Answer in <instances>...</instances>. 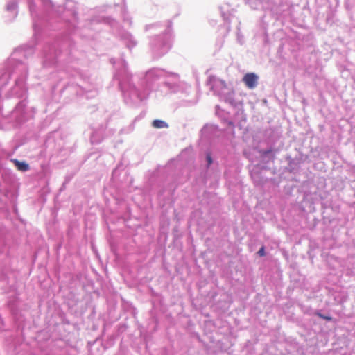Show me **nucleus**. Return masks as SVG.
Listing matches in <instances>:
<instances>
[{"label": "nucleus", "instance_id": "nucleus-1", "mask_svg": "<svg viewBox=\"0 0 355 355\" xmlns=\"http://www.w3.org/2000/svg\"><path fill=\"white\" fill-rule=\"evenodd\" d=\"M259 76L254 73H248L243 77L242 81L250 89H254L258 84Z\"/></svg>", "mask_w": 355, "mask_h": 355}, {"label": "nucleus", "instance_id": "nucleus-2", "mask_svg": "<svg viewBox=\"0 0 355 355\" xmlns=\"http://www.w3.org/2000/svg\"><path fill=\"white\" fill-rule=\"evenodd\" d=\"M13 162L15 164V166L19 171H27L29 169V165L24 162H20L17 159H15Z\"/></svg>", "mask_w": 355, "mask_h": 355}, {"label": "nucleus", "instance_id": "nucleus-3", "mask_svg": "<svg viewBox=\"0 0 355 355\" xmlns=\"http://www.w3.org/2000/svg\"><path fill=\"white\" fill-rule=\"evenodd\" d=\"M153 126L155 128H168V124L162 120H154L153 121Z\"/></svg>", "mask_w": 355, "mask_h": 355}, {"label": "nucleus", "instance_id": "nucleus-4", "mask_svg": "<svg viewBox=\"0 0 355 355\" xmlns=\"http://www.w3.org/2000/svg\"><path fill=\"white\" fill-rule=\"evenodd\" d=\"M315 314L318 317H320V318H322V319L326 320L327 321H331L332 320V318L331 316L324 315H322V313H320L319 312H317Z\"/></svg>", "mask_w": 355, "mask_h": 355}, {"label": "nucleus", "instance_id": "nucleus-5", "mask_svg": "<svg viewBox=\"0 0 355 355\" xmlns=\"http://www.w3.org/2000/svg\"><path fill=\"white\" fill-rule=\"evenodd\" d=\"M258 254L259 256L263 257L265 255V249L264 247H261L259 250L258 251Z\"/></svg>", "mask_w": 355, "mask_h": 355}, {"label": "nucleus", "instance_id": "nucleus-6", "mask_svg": "<svg viewBox=\"0 0 355 355\" xmlns=\"http://www.w3.org/2000/svg\"><path fill=\"white\" fill-rule=\"evenodd\" d=\"M207 161L209 162V164H210L211 162H212V160H211V158L210 156H208L207 157Z\"/></svg>", "mask_w": 355, "mask_h": 355}, {"label": "nucleus", "instance_id": "nucleus-7", "mask_svg": "<svg viewBox=\"0 0 355 355\" xmlns=\"http://www.w3.org/2000/svg\"><path fill=\"white\" fill-rule=\"evenodd\" d=\"M270 151H271L270 150H267V151H266V152L264 153V154L269 153Z\"/></svg>", "mask_w": 355, "mask_h": 355}]
</instances>
